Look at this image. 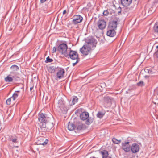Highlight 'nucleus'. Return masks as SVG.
<instances>
[{
    "label": "nucleus",
    "instance_id": "nucleus-33",
    "mask_svg": "<svg viewBox=\"0 0 158 158\" xmlns=\"http://www.w3.org/2000/svg\"><path fill=\"white\" fill-rule=\"evenodd\" d=\"M56 48L55 47H54L53 48V50H52V53H55L56 52Z\"/></svg>",
    "mask_w": 158,
    "mask_h": 158
},
{
    "label": "nucleus",
    "instance_id": "nucleus-8",
    "mask_svg": "<svg viewBox=\"0 0 158 158\" xmlns=\"http://www.w3.org/2000/svg\"><path fill=\"white\" fill-rule=\"evenodd\" d=\"M37 143L38 145H45L47 144L48 140L43 137H39L37 138Z\"/></svg>",
    "mask_w": 158,
    "mask_h": 158
},
{
    "label": "nucleus",
    "instance_id": "nucleus-34",
    "mask_svg": "<svg viewBox=\"0 0 158 158\" xmlns=\"http://www.w3.org/2000/svg\"><path fill=\"white\" fill-rule=\"evenodd\" d=\"M110 13H109L110 15H112L114 13V11L112 10H110Z\"/></svg>",
    "mask_w": 158,
    "mask_h": 158
},
{
    "label": "nucleus",
    "instance_id": "nucleus-37",
    "mask_svg": "<svg viewBox=\"0 0 158 158\" xmlns=\"http://www.w3.org/2000/svg\"><path fill=\"white\" fill-rule=\"evenodd\" d=\"M66 13V10H64L63 12V14L64 15Z\"/></svg>",
    "mask_w": 158,
    "mask_h": 158
},
{
    "label": "nucleus",
    "instance_id": "nucleus-41",
    "mask_svg": "<svg viewBox=\"0 0 158 158\" xmlns=\"http://www.w3.org/2000/svg\"><path fill=\"white\" fill-rule=\"evenodd\" d=\"M156 48H158V46H157L156 47Z\"/></svg>",
    "mask_w": 158,
    "mask_h": 158
},
{
    "label": "nucleus",
    "instance_id": "nucleus-19",
    "mask_svg": "<svg viewBox=\"0 0 158 158\" xmlns=\"http://www.w3.org/2000/svg\"><path fill=\"white\" fill-rule=\"evenodd\" d=\"M105 113L100 111L98 112L97 115V117L100 118H102L105 115Z\"/></svg>",
    "mask_w": 158,
    "mask_h": 158
},
{
    "label": "nucleus",
    "instance_id": "nucleus-29",
    "mask_svg": "<svg viewBox=\"0 0 158 158\" xmlns=\"http://www.w3.org/2000/svg\"><path fill=\"white\" fill-rule=\"evenodd\" d=\"M137 84L138 85V86H142L144 85L143 82L142 81H141L139 82H138Z\"/></svg>",
    "mask_w": 158,
    "mask_h": 158
},
{
    "label": "nucleus",
    "instance_id": "nucleus-13",
    "mask_svg": "<svg viewBox=\"0 0 158 158\" xmlns=\"http://www.w3.org/2000/svg\"><path fill=\"white\" fill-rule=\"evenodd\" d=\"M64 73V70L63 69L59 70L56 73V77L59 79L63 77Z\"/></svg>",
    "mask_w": 158,
    "mask_h": 158
},
{
    "label": "nucleus",
    "instance_id": "nucleus-38",
    "mask_svg": "<svg viewBox=\"0 0 158 158\" xmlns=\"http://www.w3.org/2000/svg\"><path fill=\"white\" fill-rule=\"evenodd\" d=\"M33 87H31L30 88V90H31L33 89Z\"/></svg>",
    "mask_w": 158,
    "mask_h": 158
},
{
    "label": "nucleus",
    "instance_id": "nucleus-20",
    "mask_svg": "<svg viewBox=\"0 0 158 158\" xmlns=\"http://www.w3.org/2000/svg\"><path fill=\"white\" fill-rule=\"evenodd\" d=\"M5 80L6 82H10L12 81L13 79L11 77L8 76L5 78Z\"/></svg>",
    "mask_w": 158,
    "mask_h": 158
},
{
    "label": "nucleus",
    "instance_id": "nucleus-23",
    "mask_svg": "<svg viewBox=\"0 0 158 158\" xmlns=\"http://www.w3.org/2000/svg\"><path fill=\"white\" fill-rule=\"evenodd\" d=\"M18 95L17 93H15L13 95L11 98L12 99L13 101H15V99L18 97Z\"/></svg>",
    "mask_w": 158,
    "mask_h": 158
},
{
    "label": "nucleus",
    "instance_id": "nucleus-40",
    "mask_svg": "<svg viewBox=\"0 0 158 158\" xmlns=\"http://www.w3.org/2000/svg\"><path fill=\"white\" fill-rule=\"evenodd\" d=\"M90 158H95V157H91Z\"/></svg>",
    "mask_w": 158,
    "mask_h": 158
},
{
    "label": "nucleus",
    "instance_id": "nucleus-28",
    "mask_svg": "<svg viewBox=\"0 0 158 158\" xmlns=\"http://www.w3.org/2000/svg\"><path fill=\"white\" fill-rule=\"evenodd\" d=\"M11 99H12L11 98H10L6 100V103L7 105H10V104L11 103Z\"/></svg>",
    "mask_w": 158,
    "mask_h": 158
},
{
    "label": "nucleus",
    "instance_id": "nucleus-1",
    "mask_svg": "<svg viewBox=\"0 0 158 158\" xmlns=\"http://www.w3.org/2000/svg\"><path fill=\"white\" fill-rule=\"evenodd\" d=\"M96 44L95 40L92 38L87 39L85 45L80 49V51L84 55L87 56L90 53L91 49L95 47Z\"/></svg>",
    "mask_w": 158,
    "mask_h": 158
},
{
    "label": "nucleus",
    "instance_id": "nucleus-35",
    "mask_svg": "<svg viewBox=\"0 0 158 158\" xmlns=\"http://www.w3.org/2000/svg\"><path fill=\"white\" fill-rule=\"evenodd\" d=\"M155 55L158 58V51L155 52Z\"/></svg>",
    "mask_w": 158,
    "mask_h": 158
},
{
    "label": "nucleus",
    "instance_id": "nucleus-15",
    "mask_svg": "<svg viewBox=\"0 0 158 158\" xmlns=\"http://www.w3.org/2000/svg\"><path fill=\"white\" fill-rule=\"evenodd\" d=\"M115 30L108 29V30L107 32V36L111 37H114L116 34Z\"/></svg>",
    "mask_w": 158,
    "mask_h": 158
},
{
    "label": "nucleus",
    "instance_id": "nucleus-10",
    "mask_svg": "<svg viewBox=\"0 0 158 158\" xmlns=\"http://www.w3.org/2000/svg\"><path fill=\"white\" fill-rule=\"evenodd\" d=\"M98 25L100 29H104L106 26V23L104 20H99L98 22Z\"/></svg>",
    "mask_w": 158,
    "mask_h": 158
},
{
    "label": "nucleus",
    "instance_id": "nucleus-36",
    "mask_svg": "<svg viewBox=\"0 0 158 158\" xmlns=\"http://www.w3.org/2000/svg\"><path fill=\"white\" fill-rule=\"evenodd\" d=\"M13 142L15 143L17 139H13L12 140L11 139Z\"/></svg>",
    "mask_w": 158,
    "mask_h": 158
},
{
    "label": "nucleus",
    "instance_id": "nucleus-5",
    "mask_svg": "<svg viewBox=\"0 0 158 158\" xmlns=\"http://www.w3.org/2000/svg\"><path fill=\"white\" fill-rule=\"evenodd\" d=\"M51 118L48 117L46 114H44L43 113L39 114L38 119L40 122V124L46 123L47 121H48Z\"/></svg>",
    "mask_w": 158,
    "mask_h": 158
},
{
    "label": "nucleus",
    "instance_id": "nucleus-30",
    "mask_svg": "<svg viewBox=\"0 0 158 158\" xmlns=\"http://www.w3.org/2000/svg\"><path fill=\"white\" fill-rule=\"evenodd\" d=\"M46 61L47 62H51L53 61V60L52 59H50L49 57H48L46 58Z\"/></svg>",
    "mask_w": 158,
    "mask_h": 158
},
{
    "label": "nucleus",
    "instance_id": "nucleus-7",
    "mask_svg": "<svg viewBox=\"0 0 158 158\" xmlns=\"http://www.w3.org/2000/svg\"><path fill=\"white\" fill-rule=\"evenodd\" d=\"M69 56L70 58L73 60L79 59L78 57L77 53L76 52L73 50H69Z\"/></svg>",
    "mask_w": 158,
    "mask_h": 158
},
{
    "label": "nucleus",
    "instance_id": "nucleus-42",
    "mask_svg": "<svg viewBox=\"0 0 158 158\" xmlns=\"http://www.w3.org/2000/svg\"><path fill=\"white\" fill-rule=\"evenodd\" d=\"M106 98L107 99H108V98H108V97Z\"/></svg>",
    "mask_w": 158,
    "mask_h": 158
},
{
    "label": "nucleus",
    "instance_id": "nucleus-22",
    "mask_svg": "<svg viewBox=\"0 0 158 158\" xmlns=\"http://www.w3.org/2000/svg\"><path fill=\"white\" fill-rule=\"evenodd\" d=\"M153 30L155 32L158 33V23H156L154 25Z\"/></svg>",
    "mask_w": 158,
    "mask_h": 158
},
{
    "label": "nucleus",
    "instance_id": "nucleus-4",
    "mask_svg": "<svg viewBox=\"0 0 158 158\" xmlns=\"http://www.w3.org/2000/svg\"><path fill=\"white\" fill-rule=\"evenodd\" d=\"M89 114L86 112H82L80 115V118L82 120H86L85 123L89 125L93 122V120L90 118H89Z\"/></svg>",
    "mask_w": 158,
    "mask_h": 158
},
{
    "label": "nucleus",
    "instance_id": "nucleus-24",
    "mask_svg": "<svg viewBox=\"0 0 158 158\" xmlns=\"http://www.w3.org/2000/svg\"><path fill=\"white\" fill-rule=\"evenodd\" d=\"M112 141L115 144H119L121 142V140H117L115 138H113Z\"/></svg>",
    "mask_w": 158,
    "mask_h": 158
},
{
    "label": "nucleus",
    "instance_id": "nucleus-27",
    "mask_svg": "<svg viewBox=\"0 0 158 158\" xmlns=\"http://www.w3.org/2000/svg\"><path fill=\"white\" fill-rule=\"evenodd\" d=\"M11 69H13L14 70H17L19 69L18 67L16 65L12 66L11 67Z\"/></svg>",
    "mask_w": 158,
    "mask_h": 158
},
{
    "label": "nucleus",
    "instance_id": "nucleus-25",
    "mask_svg": "<svg viewBox=\"0 0 158 158\" xmlns=\"http://www.w3.org/2000/svg\"><path fill=\"white\" fill-rule=\"evenodd\" d=\"M110 9L108 10H104L103 12V14L104 15L107 16L108 14H109L110 11Z\"/></svg>",
    "mask_w": 158,
    "mask_h": 158
},
{
    "label": "nucleus",
    "instance_id": "nucleus-3",
    "mask_svg": "<svg viewBox=\"0 0 158 158\" xmlns=\"http://www.w3.org/2000/svg\"><path fill=\"white\" fill-rule=\"evenodd\" d=\"M40 128L42 130H49L51 129L54 126L53 119L51 118L47 121L46 123H42L39 124Z\"/></svg>",
    "mask_w": 158,
    "mask_h": 158
},
{
    "label": "nucleus",
    "instance_id": "nucleus-21",
    "mask_svg": "<svg viewBox=\"0 0 158 158\" xmlns=\"http://www.w3.org/2000/svg\"><path fill=\"white\" fill-rule=\"evenodd\" d=\"M78 98H77V97L74 96L73 97L72 102V105H73L75 104V103L77 102H78Z\"/></svg>",
    "mask_w": 158,
    "mask_h": 158
},
{
    "label": "nucleus",
    "instance_id": "nucleus-2",
    "mask_svg": "<svg viewBox=\"0 0 158 158\" xmlns=\"http://www.w3.org/2000/svg\"><path fill=\"white\" fill-rule=\"evenodd\" d=\"M70 48H68L67 45L64 43H62L59 45L57 50L62 55L64 56L67 57L69 56V51Z\"/></svg>",
    "mask_w": 158,
    "mask_h": 158
},
{
    "label": "nucleus",
    "instance_id": "nucleus-26",
    "mask_svg": "<svg viewBox=\"0 0 158 158\" xmlns=\"http://www.w3.org/2000/svg\"><path fill=\"white\" fill-rule=\"evenodd\" d=\"M49 71L51 73H54L55 71V69L53 67H49L48 69Z\"/></svg>",
    "mask_w": 158,
    "mask_h": 158
},
{
    "label": "nucleus",
    "instance_id": "nucleus-39",
    "mask_svg": "<svg viewBox=\"0 0 158 158\" xmlns=\"http://www.w3.org/2000/svg\"><path fill=\"white\" fill-rule=\"evenodd\" d=\"M20 92L19 91H16L15 92V93H19Z\"/></svg>",
    "mask_w": 158,
    "mask_h": 158
},
{
    "label": "nucleus",
    "instance_id": "nucleus-17",
    "mask_svg": "<svg viewBox=\"0 0 158 158\" xmlns=\"http://www.w3.org/2000/svg\"><path fill=\"white\" fill-rule=\"evenodd\" d=\"M75 128V127L72 123H70V122L69 123V124L68 126V128L69 130L72 131Z\"/></svg>",
    "mask_w": 158,
    "mask_h": 158
},
{
    "label": "nucleus",
    "instance_id": "nucleus-12",
    "mask_svg": "<svg viewBox=\"0 0 158 158\" xmlns=\"http://www.w3.org/2000/svg\"><path fill=\"white\" fill-rule=\"evenodd\" d=\"M83 19V18L80 15L75 16L73 20V22L74 24H77L81 23Z\"/></svg>",
    "mask_w": 158,
    "mask_h": 158
},
{
    "label": "nucleus",
    "instance_id": "nucleus-16",
    "mask_svg": "<svg viewBox=\"0 0 158 158\" xmlns=\"http://www.w3.org/2000/svg\"><path fill=\"white\" fill-rule=\"evenodd\" d=\"M101 153L102 156V158H111L108 156V152L106 150H103L101 152Z\"/></svg>",
    "mask_w": 158,
    "mask_h": 158
},
{
    "label": "nucleus",
    "instance_id": "nucleus-11",
    "mask_svg": "<svg viewBox=\"0 0 158 158\" xmlns=\"http://www.w3.org/2000/svg\"><path fill=\"white\" fill-rule=\"evenodd\" d=\"M117 20H114L111 21L109 23L108 29L116 30L117 27Z\"/></svg>",
    "mask_w": 158,
    "mask_h": 158
},
{
    "label": "nucleus",
    "instance_id": "nucleus-18",
    "mask_svg": "<svg viewBox=\"0 0 158 158\" xmlns=\"http://www.w3.org/2000/svg\"><path fill=\"white\" fill-rule=\"evenodd\" d=\"M145 71L146 72H148V73L151 74L154 73L156 72V70L153 69H146Z\"/></svg>",
    "mask_w": 158,
    "mask_h": 158
},
{
    "label": "nucleus",
    "instance_id": "nucleus-6",
    "mask_svg": "<svg viewBox=\"0 0 158 158\" xmlns=\"http://www.w3.org/2000/svg\"><path fill=\"white\" fill-rule=\"evenodd\" d=\"M122 148L126 152L130 151L131 146L129 145V142H126L122 143Z\"/></svg>",
    "mask_w": 158,
    "mask_h": 158
},
{
    "label": "nucleus",
    "instance_id": "nucleus-32",
    "mask_svg": "<svg viewBox=\"0 0 158 158\" xmlns=\"http://www.w3.org/2000/svg\"><path fill=\"white\" fill-rule=\"evenodd\" d=\"M154 92L157 94H158V87L156 88V89L154 90Z\"/></svg>",
    "mask_w": 158,
    "mask_h": 158
},
{
    "label": "nucleus",
    "instance_id": "nucleus-31",
    "mask_svg": "<svg viewBox=\"0 0 158 158\" xmlns=\"http://www.w3.org/2000/svg\"><path fill=\"white\" fill-rule=\"evenodd\" d=\"M76 60V61L75 63H73L72 65L73 66H74L79 61V59H78Z\"/></svg>",
    "mask_w": 158,
    "mask_h": 158
},
{
    "label": "nucleus",
    "instance_id": "nucleus-14",
    "mask_svg": "<svg viewBox=\"0 0 158 158\" xmlns=\"http://www.w3.org/2000/svg\"><path fill=\"white\" fill-rule=\"evenodd\" d=\"M132 0H121L122 4L124 6H129L131 3Z\"/></svg>",
    "mask_w": 158,
    "mask_h": 158
},
{
    "label": "nucleus",
    "instance_id": "nucleus-9",
    "mask_svg": "<svg viewBox=\"0 0 158 158\" xmlns=\"http://www.w3.org/2000/svg\"><path fill=\"white\" fill-rule=\"evenodd\" d=\"M140 147L139 144L136 143H133L131 148L132 152L133 153H136L139 151Z\"/></svg>",
    "mask_w": 158,
    "mask_h": 158
}]
</instances>
